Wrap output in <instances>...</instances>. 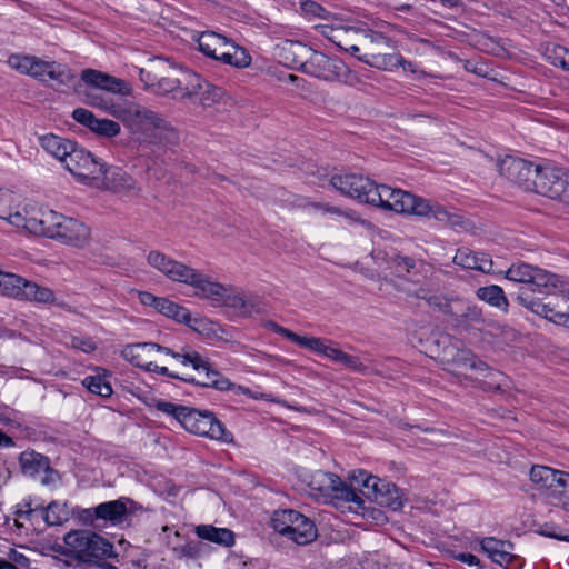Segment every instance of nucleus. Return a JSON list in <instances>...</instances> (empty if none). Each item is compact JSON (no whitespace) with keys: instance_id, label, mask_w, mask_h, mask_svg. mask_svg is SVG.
<instances>
[{"instance_id":"f257e3e1","label":"nucleus","mask_w":569,"mask_h":569,"mask_svg":"<svg viewBox=\"0 0 569 569\" xmlns=\"http://www.w3.org/2000/svg\"><path fill=\"white\" fill-rule=\"evenodd\" d=\"M150 267L161 272L174 282L188 284L194 289L197 297L218 303L223 298L226 286L214 281L211 277L172 259L159 250L147 254Z\"/></svg>"},{"instance_id":"f03ea898","label":"nucleus","mask_w":569,"mask_h":569,"mask_svg":"<svg viewBox=\"0 0 569 569\" xmlns=\"http://www.w3.org/2000/svg\"><path fill=\"white\" fill-rule=\"evenodd\" d=\"M152 407L159 412L176 419L188 432L230 443L232 433L208 410H198L174 402L154 399Z\"/></svg>"},{"instance_id":"7ed1b4c3","label":"nucleus","mask_w":569,"mask_h":569,"mask_svg":"<svg viewBox=\"0 0 569 569\" xmlns=\"http://www.w3.org/2000/svg\"><path fill=\"white\" fill-rule=\"evenodd\" d=\"M119 119L139 143L166 144L177 139L174 128L159 113L143 106H126Z\"/></svg>"},{"instance_id":"20e7f679","label":"nucleus","mask_w":569,"mask_h":569,"mask_svg":"<svg viewBox=\"0 0 569 569\" xmlns=\"http://www.w3.org/2000/svg\"><path fill=\"white\" fill-rule=\"evenodd\" d=\"M429 303L437 305L439 310L450 317L452 325L463 331H477L483 336L497 337L503 328L493 319L485 316L481 308L461 299H441L431 297Z\"/></svg>"},{"instance_id":"39448f33","label":"nucleus","mask_w":569,"mask_h":569,"mask_svg":"<svg viewBox=\"0 0 569 569\" xmlns=\"http://www.w3.org/2000/svg\"><path fill=\"white\" fill-rule=\"evenodd\" d=\"M57 551L77 561L96 563L113 553V546L100 535L86 529L71 530Z\"/></svg>"},{"instance_id":"423d86ee","label":"nucleus","mask_w":569,"mask_h":569,"mask_svg":"<svg viewBox=\"0 0 569 569\" xmlns=\"http://www.w3.org/2000/svg\"><path fill=\"white\" fill-rule=\"evenodd\" d=\"M8 64L21 74L30 76L46 83L70 86L76 78L73 71L67 64L46 61L36 56L13 53L9 56Z\"/></svg>"},{"instance_id":"0eeeda50","label":"nucleus","mask_w":569,"mask_h":569,"mask_svg":"<svg viewBox=\"0 0 569 569\" xmlns=\"http://www.w3.org/2000/svg\"><path fill=\"white\" fill-rule=\"evenodd\" d=\"M530 480L549 503L569 512V472L536 465L530 470Z\"/></svg>"},{"instance_id":"6e6552de","label":"nucleus","mask_w":569,"mask_h":569,"mask_svg":"<svg viewBox=\"0 0 569 569\" xmlns=\"http://www.w3.org/2000/svg\"><path fill=\"white\" fill-rule=\"evenodd\" d=\"M198 48L207 57L236 68H246L251 62L248 51L213 31H204L198 37Z\"/></svg>"},{"instance_id":"1a4fd4ad","label":"nucleus","mask_w":569,"mask_h":569,"mask_svg":"<svg viewBox=\"0 0 569 569\" xmlns=\"http://www.w3.org/2000/svg\"><path fill=\"white\" fill-rule=\"evenodd\" d=\"M271 527L282 537L300 546L312 542L318 536L315 522L293 509L276 510L271 517Z\"/></svg>"},{"instance_id":"9d476101","label":"nucleus","mask_w":569,"mask_h":569,"mask_svg":"<svg viewBox=\"0 0 569 569\" xmlns=\"http://www.w3.org/2000/svg\"><path fill=\"white\" fill-rule=\"evenodd\" d=\"M307 485L316 498H322L326 502L362 503L359 495L335 473L317 470L309 476Z\"/></svg>"},{"instance_id":"9b49d317","label":"nucleus","mask_w":569,"mask_h":569,"mask_svg":"<svg viewBox=\"0 0 569 569\" xmlns=\"http://www.w3.org/2000/svg\"><path fill=\"white\" fill-rule=\"evenodd\" d=\"M62 216L47 207L29 203L22 211L16 210L12 220L13 226L23 228L34 236L54 239Z\"/></svg>"},{"instance_id":"f8f14e48","label":"nucleus","mask_w":569,"mask_h":569,"mask_svg":"<svg viewBox=\"0 0 569 569\" xmlns=\"http://www.w3.org/2000/svg\"><path fill=\"white\" fill-rule=\"evenodd\" d=\"M302 67L306 73L326 81L341 82L348 86H356L360 82L359 77L342 60L330 58L318 51H313Z\"/></svg>"},{"instance_id":"ddd939ff","label":"nucleus","mask_w":569,"mask_h":569,"mask_svg":"<svg viewBox=\"0 0 569 569\" xmlns=\"http://www.w3.org/2000/svg\"><path fill=\"white\" fill-rule=\"evenodd\" d=\"M0 295L37 303H52L56 300V295L50 288L1 270Z\"/></svg>"},{"instance_id":"4468645a","label":"nucleus","mask_w":569,"mask_h":569,"mask_svg":"<svg viewBox=\"0 0 569 569\" xmlns=\"http://www.w3.org/2000/svg\"><path fill=\"white\" fill-rule=\"evenodd\" d=\"M506 278L510 281L528 286V288H521L519 292L527 290L529 296L530 292L553 295L559 282L556 274L523 262L512 263L506 271Z\"/></svg>"},{"instance_id":"2eb2a0df","label":"nucleus","mask_w":569,"mask_h":569,"mask_svg":"<svg viewBox=\"0 0 569 569\" xmlns=\"http://www.w3.org/2000/svg\"><path fill=\"white\" fill-rule=\"evenodd\" d=\"M63 166L78 182L93 188L99 181L98 176L101 173L103 162L74 143L63 159Z\"/></svg>"},{"instance_id":"dca6fc26","label":"nucleus","mask_w":569,"mask_h":569,"mask_svg":"<svg viewBox=\"0 0 569 569\" xmlns=\"http://www.w3.org/2000/svg\"><path fill=\"white\" fill-rule=\"evenodd\" d=\"M568 179L569 172L561 168L550 163L538 164L531 191L561 201V198H566Z\"/></svg>"},{"instance_id":"f3484780","label":"nucleus","mask_w":569,"mask_h":569,"mask_svg":"<svg viewBox=\"0 0 569 569\" xmlns=\"http://www.w3.org/2000/svg\"><path fill=\"white\" fill-rule=\"evenodd\" d=\"M557 301L542 302L528 295L527 290L517 293V300L532 312L557 323L569 327V303L565 297H556Z\"/></svg>"},{"instance_id":"a211bd4d","label":"nucleus","mask_w":569,"mask_h":569,"mask_svg":"<svg viewBox=\"0 0 569 569\" xmlns=\"http://www.w3.org/2000/svg\"><path fill=\"white\" fill-rule=\"evenodd\" d=\"M395 212L429 218L433 217L439 221H445L448 218V212L438 203L430 200L417 197L408 191L400 189L399 193L395 196Z\"/></svg>"},{"instance_id":"6ab92c4d","label":"nucleus","mask_w":569,"mask_h":569,"mask_svg":"<svg viewBox=\"0 0 569 569\" xmlns=\"http://www.w3.org/2000/svg\"><path fill=\"white\" fill-rule=\"evenodd\" d=\"M98 183L93 188L110 191L120 196H139L140 187L132 176L120 167L103 163L101 173L98 176Z\"/></svg>"},{"instance_id":"aec40b11","label":"nucleus","mask_w":569,"mask_h":569,"mask_svg":"<svg viewBox=\"0 0 569 569\" xmlns=\"http://www.w3.org/2000/svg\"><path fill=\"white\" fill-rule=\"evenodd\" d=\"M537 166L538 163L510 156L500 160L498 164L501 176L526 191H531L535 184Z\"/></svg>"},{"instance_id":"412c9836","label":"nucleus","mask_w":569,"mask_h":569,"mask_svg":"<svg viewBox=\"0 0 569 569\" xmlns=\"http://www.w3.org/2000/svg\"><path fill=\"white\" fill-rule=\"evenodd\" d=\"M330 184L341 194L369 204V194L376 182L362 174L343 173L332 176Z\"/></svg>"},{"instance_id":"4be33fe9","label":"nucleus","mask_w":569,"mask_h":569,"mask_svg":"<svg viewBox=\"0 0 569 569\" xmlns=\"http://www.w3.org/2000/svg\"><path fill=\"white\" fill-rule=\"evenodd\" d=\"M186 80L188 81L184 86V92H182V96L187 98L199 96L200 103L204 108L219 103L224 96L222 88L204 81L194 72L186 71Z\"/></svg>"},{"instance_id":"5701e85b","label":"nucleus","mask_w":569,"mask_h":569,"mask_svg":"<svg viewBox=\"0 0 569 569\" xmlns=\"http://www.w3.org/2000/svg\"><path fill=\"white\" fill-rule=\"evenodd\" d=\"M19 465L23 475L28 477H37L44 473L42 483L48 485L54 482L57 471L51 468L50 460L42 453L34 450L22 451L19 456Z\"/></svg>"},{"instance_id":"b1692460","label":"nucleus","mask_w":569,"mask_h":569,"mask_svg":"<svg viewBox=\"0 0 569 569\" xmlns=\"http://www.w3.org/2000/svg\"><path fill=\"white\" fill-rule=\"evenodd\" d=\"M361 483L367 489H372L373 499L380 505H386L393 510L402 507V501L398 495V489L393 483L386 482L378 477L368 475L365 471L359 472Z\"/></svg>"},{"instance_id":"393cba45","label":"nucleus","mask_w":569,"mask_h":569,"mask_svg":"<svg viewBox=\"0 0 569 569\" xmlns=\"http://www.w3.org/2000/svg\"><path fill=\"white\" fill-rule=\"evenodd\" d=\"M90 234V228L87 224L77 219L62 216L54 239L68 246L82 248L89 242Z\"/></svg>"},{"instance_id":"a878e982","label":"nucleus","mask_w":569,"mask_h":569,"mask_svg":"<svg viewBox=\"0 0 569 569\" xmlns=\"http://www.w3.org/2000/svg\"><path fill=\"white\" fill-rule=\"evenodd\" d=\"M80 77L87 86L93 89L121 96L129 94L130 92V88L124 80L96 69H84Z\"/></svg>"},{"instance_id":"bb28decb","label":"nucleus","mask_w":569,"mask_h":569,"mask_svg":"<svg viewBox=\"0 0 569 569\" xmlns=\"http://www.w3.org/2000/svg\"><path fill=\"white\" fill-rule=\"evenodd\" d=\"M132 503L133 501L129 498H120L99 503L94 508L86 509L84 512L91 521L94 519H101L109 521L112 525H119L124 521L126 516L129 512L128 505Z\"/></svg>"},{"instance_id":"cd10ccee","label":"nucleus","mask_w":569,"mask_h":569,"mask_svg":"<svg viewBox=\"0 0 569 569\" xmlns=\"http://www.w3.org/2000/svg\"><path fill=\"white\" fill-rule=\"evenodd\" d=\"M72 118L78 123L87 127L92 132L104 138H113L120 133V124L110 119H98L91 111L84 108H77Z\"/></svg>"},{"instance_id":"c85d7f7f","label":"nucleus","mask_w":569,"mask_h":569,"mask_svg":"<svg viewBox=\"0 0 569 569\" xmlns=\"http://www.w3.org/2000/svg\"><path fill=\"white\" fill-rule=\"evenodd\" d=\"M218 303L231 308L237 313L246 317L259 313L262 309L261 301L258 297L246 296L241 292H231L227 286L224 288L223 298L219 300Z\"/></svg>"},{"instance_id":"c756f323","label":"nucleus","mask_w":569,"mask_h":569,"mask_svg":"<svg viewBox=\"0 0 569 569\" xmlns=\"http://www.w3.org/2000/svg\"><path fill=\"white\" fill-rule=\"evenodd\" d=\"M203 375L200 380H196L193 377L181 378L182 381L193 383L201 387L213 388L220 391H228L233 388V383L219 371L211 367L208 359H203V368L198 371Z\"/></svg>"},{"instance_id":"7c9ffc66","label":"nucleus","mask_w":569,"mask_h":569,"mask_svg":"<svg viewBox=\"0 0 569 569\" xmlns=\"http://www.w3.org/2000/svg\"><path fill=\"white\" fill-rule=\"evenodd\" d=\"M453 262L463 269L478 270L481 272H490L492 269V260L486 253H477L467 247L457 249Z\"/></svg>"},{"instance_id":"2f4dec72","label":"nucleus","mask_w":569,"mask_h":569,"mask_svg":"<svg viewBox=\"0 0 569 569\" xmlns=\"http://www.w3.org/2000/svg\"><path fill=\"white\" fill-rule=\"evenodd\" d=\"M480 549L496 563L503 566L513 560L515 556L510 552L512 545L509 541L500 540L495 537H486L479 541Z\"/></svg>"},{"instance_id":"473e14b6","label":"nucleus","mask_w":569,"mask_h":569,"mask_svg":"<svg viewBox=\"0 0 569 569\" xmlns=\"http://www.w3.org/2000/svg\"><path fill=\"white\" fill-rule=\"evenodd\" d=\"M156 310L168 318H171L180 323L187 325L198 330V328L194 325H192L193 319L189 310L169 300L168 298L160 297L157 302ZM194 323L203 326L206 323V320L194 319Z\"/></svg>"},{"instance_id":"72a5a7b5","label":"nucleus","mask_w":569,"mask_h":569,"mask_svg":"<svg viewBox=\"0 0 569 569\" xmlns=\"http://www.w3.org/2000/svg\"><path fill=\"white\" fill-rule=\"evenodd\" d=\"M158 347H161V345L157 342L130 343L122 349L121 356L131 365L147 371L148 365L151 363L148 353L152 350L158 351Z\"/></svg>"},{"instance_id":"f704fd0d","label":"nucleus","mask_w":569,"mask_h":569,"mask_svg":"<svg viewBox=\"0 0 569 569\" xmlns=\"http://www.w3.org/2000/svg\"><path fill=\"white\" fill-rule=\"evenodd\" d=\"M199 538L229 548L236 542L234 533L228 528H218L212 525H200L196 528Z\"/></svg>"},{"instance_id":"c9c22d12","label":"nucleus","mask_w":569,"mask_h":569,"mask_svg":"<svg viewBox=\"0 0 569 569\" xmlns=\"http://www.w3.org/2000/svg\"><path fill=\"white\" fill-rule=\"evenodd\" d=\"M358 59L370 67L386 71H392L397 69L402 62V56L400 53H381L375 52L372 50L358 57Z\"/></svg>"},{"instance_id":"e433bc0d","label":"nucleus","mask_w":569,"mask_h":569,"mask_svg":"<svg viewBox=\"0 0 569 569\" xmlns=\"http://www.w3.org/2000/svg\"><path fill=\"white\" fill-rule=\"evenodd\" d=\"M158 352H162L172 357L182 366H191L196 371H200L201 368H203L204 358L190 347H180L179 349H173L161 345V347H158Z\"/></svg>"},{"instance_id":"4c0bfd02","label":"nucleus","mask_w":569,"mask_h":569,"mask_svg":"<svg viewBox=\"0 0 569 569\" xmlns=\"http://www.w3.org/2000/svg\"><path fill=\"white\" fill-rule=\"evenodd\" d=\"M41 147L52 157L63 163V159L68 156L74 142L66 138L48 133L39 138Z\"/></svg>"},{"instance_id":"58836bf2","label":"nucleus","mask_w":569,"mask_h":569,"mask_svg":"<svg viewBox=\"0 0 569 569\" xmlns=\"http://www.w3.org/2000/svg\"><path fill=\"white\" fill-rule=\"evenodd\" d=\"M395 28L386 21H379L373 24V28L363 30L365 40L370 44L385 46L388 48L393 47L392 33Z\"/></svg>"},{"instance_id":"ea45409f","label":"nucleus","mask_w":569,"mask_h":569,"mask_svg":"<svg viewBox=\"0 0 569 569\" xmlns=\"http://www.w3.org/2000/svg\"><path fill=\"white\" fill-rule=\"evenodd\" d=\"M96 376H87L82 380V386L91 393L102 398H109L113 390L109 381L106 379L107 370L97 367Z\"/></svg>"},{"instance_id":"a19ab883","label":"nucleus","mask_w":569,"mask_h":569,"mask_svg":"<svg viewBox=\"0 0 569 569\" xmlns=\"http://www.w3.org/2000/svg\"><path fill=\"white\" fill-rule=\"evenodd\" d=\"M83 101L90 107L101 109L118 119L124 109L119 103H114L111 98L93 90L84 92Z\"/></svg>"},{"instance_id":"79ce46f5","label":"nucleus","mask_w":569,"mask_h":569,"mask_svg":"<svg viewBox=\"0 0 569 569\" xmlns=\"http://www.w3.org/2000/svg\"><path fill=\"white\" fill-rule=\"evenodd\" d=\"M478 299L487 302L488 305L498 308L505 312L508 311V299L503 292V289L497 284L480 287L476 291Z\"/></svg>"},{"instance_id":"37998d69","label":"nucleus","mask_w":569,"mask_h":569,"mask_svg":"<svg viewBox=\"0 0 569 569\" xmlns=\"http://www.w3.org/2000/svg\"><path fill=\"white\" fill-rule=\"evenodd\" d=\"M399 191L400 189H392L386 184L376 183L372 192L369 194V204L395 211V201L397 200L395 196Z\"/></svg>"},{"instance_id":"c03bdc74","label":"nucleus","mask_w":569,"mask_h":569,"mask_svg":"<svg viewBox=\"0 0 569 569\" xmlns=\"http://www.w3.org/2000/svg\"><path fill=\"white\" fill-rule=\"evenodd\" d=\"M301 347L310 351H313L317 355L327 357L335 362H339V358L341 357L342 353V350L326 345V340L317 337L306 336Z\"/></svg>"},{"instance_id":"a18cd8bd","label":"nucleus","mask_w":569,"mask_h":569,"mask_svg":"<svg viewBox=\"0 0 569 569\" xmlns=\"http://www.w3.org/2000/svg\"><path fill=\"white\" fill-rule=\"evenodd\" d=\"M69 516L67 503L52 501L46 508L43 519L48 526H59L68 521Z\"/></svg>"},{"instance_id":"49530a36","label":"nucleus","mask_w":569,"mask_h":569,"mask_svg":"<svg viewBox=\"0 0 569 569\" xmlns=\"http://www.w3.org/2000/svg\"><path fill=\"white\" fill-rule=\"evenodd\" d=\"M546 59L553 66L569 70V49L560 44H548L545 51Z\"/></svg>"},{"instance_id":"de8ad7c7","label":"nucleus","mask_w":569,"mask_h":569,"mask_svg":"<svg viewBox=\"0 0 569 569\" xmlns=\"http://www.w3.org/2000/svg\"><path fill=\"white\" fill-rule=\"evenodd\" d=\"M188 80H186V72L182 73V78H169L163 77L158 80L157 89L160 93L168 94L174 93L180 98H184L182 92H184V86Z\"/></svg>"},{"instance_id":"09e8293b","label":"nucleus","mask_w":569,"mask_h":569,"mask_svg":"<svg viewBox=\"0 0 569 569\" xmlns=\"http://www.w3.org/2000/svg\"><path fill=\"white\" fill-rule=\"evenodd\" d=\"M453 362L457 363L459 368L485 371L489 370V367L486 362L480 360L476 355L470 351L462 350L459 351L453 359Z\"/></svg>"},{"instance_id":"8fccbe9b","label":"nucleus","mask_w":569,"mask_h":569,"mask_svg":"<svg viewBox=\"0 0 569 569\" xmlns=\"http://www.w3.org/2000/svg\"><path fill=\"white\" fill-rule=\"evenodd\" d=\"M16 202V196L12 191L7 189H0V219L7 220L13 226V203Z\"/></svg>"},{"instance_id":"3c124183","label":"nucleus","mask_w":569,"mask_h":569,"mask_svg":"<svg viewBox=\"0 0 569 569\" xmlns=\"http://www.w3.org/2000/svg\"><path fill=\"white\" fill-rule=\"evenodd\" d=\"M540 536L569 542V530L553 522H546L537 529Z\"/></svg>"},{"instance_id":"603ef678","label":"nucleus","mask_w":569,"mask_h":569,"mask_svg":"<svg viewBox=\"0 0 569 569\" xmlns=\"http://www.w3.org/2000/svg\"><path fill=\"white\" fill-rule=\"evenodd\" d=\"M389 264L397 277H405L416 267V261L410 257L397 254L390 259Z\"/></svg>"},{"instance_id":"864d4df0","label":"nucleus","mask_w":569,"mask_h":569,"mask_svg":"<svg viewBox=\"0 0 569 569\" xmlns=\"http://www.w3.org/2000/svg\"><path fill=\"white\" fill-rule=\"evenodd\" d=\"M263 328L274 332V333H278V335H281L283 336L284 338H287L288 340H290L291 342L298 345L301 347L302 345V341L305 340L306 336H299L297 335L296 332L278 325L277 322L272 321V320H266L263 323H262Z\"/></svg>"},{"instance_id":"5fc2aeb1","label":"nucleus","mask_w":569,"mask_h":569,"mask_svg":"<svg viewBox=\"0 0 569 569\" xmlns=\"http://www.w3.org/2000/svg\"><path fill=\"white\" fill-rule=\"evenodd\" d=\"M70 346L86 353H90L97 348L96 342L90 337L84 336H72L70 338Z\"/></svg>"},{"instance_id":"6e6d98bb","label":"nucleus","mask_w":569,"mask_h":569,"mask_svg":"<svg viewBox=\"0 0 569 569\" xmlns=\"http://www.w3.org/2000/svg\"><path fill=\"white\" fill-rule=\"evenodd\" d=\"M345 367L352 369L355 371H363L366 366L361 362V360L357 356L349 355L342 351L341 357L339 358V362Z\"/></svg>"},{"instance_id":"4d7b16f0","label":"nucleus","mask_w":569,"mask_h":569,"mask_svg":"<svg viewBox=\"0 0 569 569\" xmlns=\"http://www.w3.org/2000/svg\"><path fill=\"white\" fill-rule=\"evenodd\" d=\"M310 207L315 210L320 211L322 214L329 213L335 216H345L346 218H351V212H343L341 208L331 206L329 203L321 202H312Z\"/></svg>"},{"instance_id":"13d9d810","label":"nucleus","mask_w":569,"mask_h":569,"mask_svg":"<svg viewBox=\"0 0 569 569\" xmlns=\"http://www.w3.org/2000/svg\"><path fill=\"white\" fill-rule=\"evenodd\" d=\"M452 558L455 560H458L462 563H466L470 567H477L478 569H481L482 566H481V561L478 557H476L475 555L472 553H469V552H453L452 553Z\"/></svg>"},{"instance_id":"bf43d9fd","label":"nucleus","mask_w":569,"mask_h":569,"mask_svg":"<svg viewBox=\"0 0 569 569\" xmlns=\"http://www.w3.org/2000/svg\"><path fill=\"white\" fill-rule=\"evenodd\" d=\"M320 33L326 37L329 41H333V40H338L340 41V37L339 36H343L345 33V28L343 27H331V26H327V24H323V26H320Z\"/></svg>"},{"instance_id":"052dcab7","label":"nucleus","mask_w":569,"mask_h":569,"mask_svg":"<svg viewBox=\"0 0 569 569\" xmlns=\"http://www.w3.org/2000/svg\"><path fill=\"white\" fill-rule=\"evenodd\" d=\"M301 9L303 12L312 14L315 17H321L322 13L326 11L322 6L311 0L303 1L301 3Z\"/></svg>"},{"instance_id":"680f3d73","label":"nucleus","mask_w":569,"mask_h":569,"mask_svg":"<svg viewBox=\"0 0 569 569\" xmlns=\"http://www.w3.org/2000/svg\"><path fill=\"white\" fill-rule=\"evenodd\" d=\"M147 372H154V373H158V375H161V376H167L169 378H172V379H180L182 377H180L179 375L170 371L167 367H162V366H158L157 363L152 362L148 365V369H147Z\"/></svg>"},{"instance_id":"e2e57ef3","label":"nucleus","mask_w":569,"mask_h":569,"mask_svg":"<svg viewBox=\"0 0 569 569\" xmlns=\"http://www.w3.org/2000/svg\"><path fill=\"white\" fill-rule=\"evenodd\" d=\"M138 298L143 306L152 307L156 309L157 302L160 297H157L148 291H139Z\"/></svg>"},{"instance_id":"0e129e2a","label":"nucleus","mask_w":569,"mask_h":569,"mask_svg":"<svg viewBox=\"0 0 569 569\" xmlns=\"http://www.w3.org/2000/svg\"><path fill=\"white\" fill-rule=\"evenodd\" d=\"M400 67H402V69L405 71H409V72H411L413 74H417V79H421V78L426 77V72L425 71L418 70L417 66L415 63H412L411 61L406 60L403 57H402V62L400 63Z\"/></svg>"},{"instance_id":"69168bd1","label":"nucleus","mask_w":569,"mask_h":569,"mask_svg":"<svg viewBox=\"0 0 569 569\" xmlns=\"http://www.w3.org/2000/svg\"><path fill=\"white\" fill-rule=\"evenodd\" d=\"M353 32H351L349 29H346L345 28V33L343 36H339L340 37V41L338 40H333L332 43L336 44L338 48H340L341 50H345L347 48V46L349 44L350 41V36L352 34Z\"/></svg>"},{"instance_id":"338daca9","label":"nucleus","mask_w":569,"mask_h":569,"mask_svg":"<svg viewBox=\"0 0 569 569\" xmlns=\"http://www.w3.org/2000/svg\"><path fill=\"white\" fill-rule=\"evenodd\" d=\"M13 446V439L0 430V448H10Z\"/></svg>"},{"instance_id":"774afa93","label":"nucleus","mask_w":569,"mask_h":569,"mask_svg":"<svg viewBox=\"0 0 569 569\" xmlns=\"http://www.w3.org/2000/svg\"><path fill=\"white\" fill-rule=\"evenodd\" d=\"M182 552L188 557H196L198 555V548L196 545L188 543L182 548Z\"/></svg>"}]
</instances>
